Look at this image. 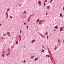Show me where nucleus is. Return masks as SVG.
Returning a JSON list of instances; mask_svg holds the SVG:
<instances>
[{
	"label": "nucleus",
	"instance_id": "1",
	"mask_svg": "<svg viewBox=\"0 0 64 64\" xmlns=\"http://www.w3.org/2000/svg\"><path fill=\"white\" fill-rule=\"evenodd\" d=\"M42 22H43V20H40L39 22H38L39 25H40V24H42Z\"/></svg>",
	"mask_w": 64,
	"mask_h": 64
},
{
	"label": "nucleus",
	"instance_id": "2",
	"mask_svg": "<svg viewBox=\"0 0 64 64\" xmlns=\"http://www.w3.org/2000/svg\"><path fill=\"white\" fill-rule=\"evenodd\" d=\"M64 28V26L60 28V31H62V30H63V29Z\"/></svg>",
	"mask_w": 64,
	"mask_h": 64
},
{
	"label": "nucleus",
	"instance_id": "3",
	"mask_svg": "<svg viewBox=\"0 0 64 64\" xmlns=\"http://www.w3.org/2000/svg\"><path fill=\"white\" fill-rule=\"evenodd\" d=\"M18 38H20L19 41H21V36H20V35H18Z\"/></svg>",
	"mask_w": 64,
	"mask_h": 64
},
{
	"label": "nucleus",
	"instance_id": "4",
	"mask_svg": "<svg viewBox=\"0 0 64 64\" xmlns=\"http://www.w3.org/2000/svg\"><path fill=\"white\" fill-rule=\"evenodd\" d=\"M38 4H39V5L40 6V5H41V2H40V1H39L38 2Z\"/></svg>",
	"mask_w": 64,
	"mask_h": 64
},
{
	"label": "nucleus",
	"instance_id": "5",
	"mask_svg": "<svg viewBox=\"0 0 64 64\" xmlns=\"http://www.w3.org/2000/svg\"><path fill=\"white\" fill-rule=\"evenodd\" d=\"M55 48H54V50H56V49H57V48H58V47H56V46H55Z\"/></svg>",
	"mask_w": 64,
	"mask_h": 64
},
{
	"label": "nucleus",
	"instance_id": "6",
	"mask_svg": "<svg viewBox=\"0 0 64 64\" xmlns=\"http://www.w3.org/2000/svg\"><path fill=\"white\" fill-rule=\"evenodd\" d=\"M35 40H32L31 42V43H34V42H35Z\"/></svg>",
	"mask_w": 64,
	"mask_h": 64
},
{
	"label": "nucleus",
	"instance_id": "7",
	"mask_svg": "<svg viewBox=\"0 0 64 64\" xmlns=\"http://www.w3.org/2000/svg\"><path fill=\"white\" fill-rule=\"evenodd\" d=\"M54 28H55V29H58V26H56L54 27Z\"/></svg>",
	"mask_w": 64,
	"mask_h": 64
},
{
	"label": "nucleus",
	"instance_id": "8",
	"mask_svg": "<svg viewBox=\"0 0 64 64\" xmlns=\"http://www.w3.org/2000/svg\"><path fill=\"white\" fill-rule=\"evenodd\" d=\"M39 20H40V19H38L36 20V22L37 23L39 21Z\"/></svg>",
	"mask_w": 64,
	"mask_h": 64
},
{
	"label": "nucleus",
	"instance_id": "9",
	"mask_svg": "<svg viewBox=\"0 0 64 64\" xmlns=\"http://www.w3.org/2000/svg\"><path fill=\"white\" fill-rule=\"evenodd\" d=\"M6 15L7 17H8V12H7L6 11Z\"/></svg>",
	"mask_w": 64,
	"mask_h": 64
},
{
	"label": "nucleus",
	"instance_id": "10",
	"mask_svg": "<svg viewBox=\"0 0 64 64\" xmlns=\"http://www.w3.org/2000/svg\"><path fill=\"white\" fill-rule=\"evenodd\" d=\"M30 19L29 18H28V22H30Z\"/></svg>",
	"mask_w": 64,
	"mask_h": 64
},
{
	"label": "nucleus",
	"instance_id": "11",
	"mask_svg": "<svg viewBox=\"0 0 64 64\" xmlns=\"http://www.w3.org/2000/svg\"><path fill=\"white\" fill-rule=\"evenodd\" d=\"M34 57H35V56H32L31 57V59H33V58H34Z\"/></svg>",
	"mask_w": 64,
	"mask_h": 64
},
{
	"label": "nucleus",
	"instance_id": "12",
	"mask_svg": "<svg viewBox=\"0 0 64 64\" xmlns=\"http://www.w3.org/2000/svg\"><path fill=\"white\" fill-rule=\"evenodd\" d=\"M60 17H62V14L61 13H60Z\"/></svg>",
	"mask_w": 64,
	"mask_h": 64
},
{
	"label": "nucleus",
	"instance_id": "13",
	"mask_svg": "<svg viewBox=\"0 0 64 64\" xmlns=\"http://www.w3.org/2000/svg\"><path fill=\"white\" fill-rule=\"evenodd\" d=\"M18 41H17V40L16 41V45H17V44H18Z\"/></svg>",
	"mask_w": 64,
	"mask_h": 64
},
{
	"label": "nucleus",
	"instance_id": "14",
	"mask_svg": "<svg viewBox=\"0 0 64 64\" xmlns=\"http://www.w3.org/2000/svg\"><path fill=\"white\" fill-rule=\"evenodd\" d=\"M6 34H4L3 35V36H6Z\"/></svg>",
	"mask_w": 64,
	"mask_h": 64
},
{
	"label": "nucleus",
	"instance_id": "15",
	"mask_svg": "<svg viewBox=\"0 0 64 64\" xmlns=\"http://www.w3.org/2000/svg\"><path fill=\"white\" fill-rule=\"evenodd\" d=\"M46 57H49V55H47L46 56Z\"/></svg>",
	"mask_w": 64,
	"mask_h": 64
},
{
	"label": "nucleus",
	"instance_id": "16",
	"mask_svg": "<svg viewBox=\"0 0 64 64\" xmlns=\"http://www.w3.org/2000/svg\"><path fill=\"white\" fill-rule=\"evenodd\" d=\"M24 13H25L26 14H27V12L26 11H24Z\"/></svg>",
	"mask_w": 64,
	"mask_h": 64
},
{
	"label": "nucleus",
	"instance_id": "17",
	"mask_svg": "<svg viewBox=\"0 0 64 64\" xmlns=\"http://www.w3.org/2000/svg\"><path fill=\"white\" fill-rule=\"evenodd\" d=\"M48 34V32H46L45 33V35L46 36Z\"/></svg>",
	"mask_w": 64,
	"mask_h": 64
},
{
	"label": "nucleus",
	"instance_id": "18",
	"mask_svg": "<svg viewBox=\"0 0 64 64\" xmlns=\"http://www.w3.org/2000/svg\"><path fill=\"white\" fill-rule=\"evenodd\" d=\"M45 2H44V7H45Z\"/></svg>",
	"mask_w": 64,
	"mask_h": 64
},
{
	"label": "nucleus",
	"instance_id": "19",
	"mask_svg": "<svg viewBox=\"0 0 64 64\" xmlns=\"http://www.w3.org/2000/svg\"><path fill=\"white\" fill-rule=\"evenodd\" d=\"M58 42H60V43H61V42L60 41V39H58Z\"/></svg>",
	"mask_w": 64,
	"mask_h": 64
},
{
	"label": "nucleus",
	"instance_id": "20",
	"mask_svg": "<svg viewBox=\"0 0 64 64\" xmlns=\"http://www.w3.org/2000/svg\"><path fill=\"white\" fill-rule=\"evenodd\" d=\"M2 56L3 57H4V55L3 54H2Z\"/></svg>",
	"mask_w": 64,
	"mask_h": 64
},
{
	"label": "nucleus",
	"instance_id": "21",
	"mask_svg": "<svg viewBox=\"0 0 64 64\" xmlns=\"http://www.w3.org/2000/svg\"><path fill=\"white\" fill-rule=\"evenodd\" d=\"M10 34V32H7V34H8V35L9 34Z\"/></svg>",
	"mask_w": 64,
	"mask_h": 64
},
{
	"label": "nucleus",
	"instance_id": "22",
	"mask_svg": "<svg viewBox=\"0 0 64 64\" xmlns=\"http://www.w3.org/2000/svg\"><path fill=\"white\" fill-rule=\"evenodd\" d=\"M37 60V58H35L34 59V61H36V60Z\"/></svg>",
	"mask_w": 64,
	"mask_h": 64
},
{
	"label": "nucleus",
	"instance_id": "23",
	"mask_svg": "<svg viewBox=\"0 0 64 64\" xmlns=\"http://www.w3.org/2000/svg\"><path fill=\"white\" fill-rule=\"evenodd\" d=\"M47 9H49V6H47Z\"/></svg>",
	"mask_w": 64,
	"mask_h": 64
},
{
	"label": "nucleus",
	"instance_id": "24",
	"mask_svg": "<svg viewBox=\"0 0 64 64\" xmlns=\"http://www.w3.org/2000/svg\"><path fill=\"white\" fill-rule=\"evenodd\" d=\"M6 10L7 11H8H8H9V8H8Z\"/></svg>",
	"mask_w": 64,
	"mask_h": 64
},
{
	"label": "nucleus",
	"instance_id": "25",
	"mask_svg": "<svg viewBox=\"0 0 64 64\" xmlns=\"http://www.w3.org/2000/svg\"><path fill=\"white\" fill-rule=\"evenodd\" d=\"M20 33H22V30H20Z\"/></svg>",
	"mask_w": 64,
	"mask_h": 64
},
{
	"label": "nucleus",
	"instance_id": "26",
	"mask_svg": "<svg viewBox=\"0 0 64 64\" xmlns=\"http://www.w3.org/2000/svg\"><path fill=\"white\" fill-rule=\"evenodd\" d=\"M44 50H42L41 52H44Z\"/></svg>",
	"mask_w": 64,
	"mask_h": 64
},
{
	"label": "nucleus",
	"instance_id": "27",
	"mask_svg": "<svg viewBox=\"0 0 64 64\" xmlns=\"http://www.w3.org/2000/svg\"><path fill=\"white\" fill-rule=\"evenodd\" d=\"M9 55H10V54H6V56H9Z\"/></svg>",
	"mask_w": 64,
	"mask_h": 64
},
{
	"label": "nucleus",
	"instance_id": "28",
	"mask_svg": "<svg viewBox=\"0 0 64 64\" xmlns=\"http://www.w3.org/2000/svg\"><path fill=\"white\" fill-rule=\"evenodd\" d=\"M33 15H34V14H32L31 15H30V16H31H31H33Z\"/></svg>",
	"mask_w": 64,
	"mask_h": 64
},
{
	"label": "nucleus",
	"instance_id": "29",
	"mask_svg": "<svg viewBox=\"0 0 64 64\" xmlns=\"http://www.w3.org/2000/svg\"><path fill=\"white\" fill-rule=\"evenodd\" d=\"M42 47L43 48H44V49H46V48H45V47H44V46H42Z\"/></svg>",
	"mask_w": 64,
	"mask_h": 64
},
{
	"label": "nucleus",
	"instance_id": "30",
	"mask_svg": "<svg viewBox=\"0 0 64 64\" xmlns=\"http://www.w3.org/2000/svg\"><path fill=\"white\" fill-rule=\"evenodd\" d=\"M48 53L49 54H50V50H48Z\"/></svg>",
	"mask_w": 64,
	"mask_h": 64
},
{
	"label": "nucleus",
	"instance_id": "31",
	"mask_svg": "<svg viewBox=\"0 0 64 64\" xmlns=\"http://www.w3.org/2000/svg\"><path fill=\"white\" fill-rule=\"evenodd\" d=\"M10 18H12V16H10Z\"/></svg>",
	"mask_w": 64,
	"mask_h": 64
},
{
	"label": "nucleus",
	"instance_id": "32",
	"mask_svg": "<svg viewBox=\"0 0 64 64\" xmlns=\"http://www.w3.org/2000/svg\"><path fill=\"white\" fill-rule=\"evenodd\" d=\"M52 1H53V0H50V3H51V2H52Z\"/></svg>",
	"mask_w": 64,
	"mask_h": 64
},
{
	"label": "nucleus",
	"instance_id": "33",
	"mask_svg": "<svg viewBox=\"0 0 64 64\" xmlns=\"http://www.w3.org/2000/svg\"><path fill=\"white\" fill-rule=\"evenodd\" d=\"M48 35H47L46 37V38L47 39H48Z\"/></svg>",
	"mask_w": 64,
	"mask_h": 64
},
{
	"label": "nucleus",
	"instance_id": "34",
	"mask_svg": "<svg viewBox=\"0 0 64 64\" xmlns=\"http://www.w3.org/2000/svg\"><path fill=\"white\" fill-rule=\"evenodd\" d=\"M47 49H48V51H50V50H49V48H48Z\"/></svg>",
	"mask_w": 64,
	"mask_h": 64
},
{
	"label": "nucleus",
	"instance_id": "35",
	"mask_svg": "<svg viewBox=\"0 0 64 64\" xmlns=\"http://www.w3.org/2000/svg\"><path fill=\"white\" fill-rule=\"evenodd\" d=\"M26 28L27 29H28V25H26Z\"/></svg>",
	"mask_w": 64,
	"mask_h": 64
},
{
	"label": "nucleus",
	"instance_id": "36",
	"mask_svg": "<svg viewBox=\"0 0 64 64\" xmlns=\"http://www.w3.org/2000/svg\"><path fill=\"white\" fill-rule=\"evenodd\" d=\"M24 25H26V23H25V22H24Z\"/></svg>",
	"mask_w": 64,
	"mask_h": 64
},
{
	"label": "nucleus",
	"instance_id": "37",
	"mask_svg": "<svg viewBox=\"0 0 64 64\" xmlns=\"http://www.w3.org/2000/svg\"><path fill=\"white\" fill-rule=\"evenodd\" d=\"M8 36H10V34H8Z\"/></svg>",
	"mask_w": 64,
	"mask_h": 64
},
{
	"label": "nucleus",
	"instance_id": "38",
	"mask_svg": "<svg viewBox=\"0 0 64 64\" xmlns=\"http://www.w3.org/2000/svg\"><path fill=\"white\" fill-rule=\"evenodd\" d=\"M8 52H9L8 54H10V51H8Z\"/></svg>",
	"mask_w": 64,
	"mask_h": 64
},
{
	"label": "nucleus",
	"instance_id": "39",
	"mask_svg": "<svg viewBox=\"0 0 64 64\" xmlns=\"http://www.w3.org/2000/svg\"><path fill=\"white\" fill-rule=\"evenodd\" d=\"M47 14H48V12H46V15H47Z\"/></svg>",
	"mask_w": 64,
	"mask_h": 64
},
{
	"label": "nucleus",
	"instance_id": "40",
	"mask_svg": "<svg viewBox=\"0 0 64 64\" xmlns=\"http://www.w3.org/2000/svg\"><path fill=\"white\" fill-rule=\"evenodd\" d=\"M31 16H30L28 18H30H30H31Z\"/></svg>",
	"mask_w": 64,
	"mask_h": 64
},
{
	"label": "nucleus",
	"instance_id": "41",
	"mask_svg": "<svg viewBox=\"0 0 64 64\" xmlns=\"http://www.w3.org/2000/svg\"><path fill=\"white\" fill-rule=\"evenodd\" d=\"M54 32H55V31H56V30H54Z\"/></svg>",
	"mask_w": 64,
	"mask_h": 64
},
{
	"label": "nucleus",
	"instance_id": "42",
	"mask_svg": "<svg viewBox=\"0 0 64 64\" xmlns=\"http://www.w3.org/2000/svg\"><path fill=\"white\" fill-rule=\"evenodd\" d=\"M8 51H10V50H9V48H8Z\"/></svg>",
	"mask_w": 64,
	"mask_h": 64
},
{
	"label": "nucleus",
	"instance_id": "43",
	"mask_svg": "<svg viewBox=\"0 0 64 64\" xmlns=\"http://www.w3.org/2000/svg\"><path fill=\"white\" fill-rule=\"evenodd\" d=\"M24 62V63H25V60H24V62Z\"/></svg>",
	"mask_w": 64,
	"mask_h": 64
},
{
	"label": "nucleus",
	"instance_id": "44",
	"mask_svg": "<svg viewBox=\"0 0 64 64\" xmlns=\"http://www.w3.org/2000/svg\"><path fill=\"white\" fill-rule=\"evenodd\" d=\"M2 26V24H0V26Z\"/></svg>",
	"mask_w": 64,
	"mask_h": 64
},
{
	"label": "nucleus",
	"instance_id": "45",
	"mask_svg": "<svg viewBox=\"0 0 64 64\" xmlns=\"http://www.w3.org/2000/svg\"><path fill=\"white\" fill-rule=\"evenodd\" d=\"M4 53H5V52H4L2 54H4Z\"/></svg>",
	"mask_w": 64,
	"mask_h": 64
},
{
	"label": "nucleus",
	"instance_id": "46",
	"mask_svg": "<svg viewBox=\"0 0 64 64\" xmlns=\"http://www.w3.org/2000/svg\"><path fill=\"white\" fill-rule=\"evenodd\" d=\"M26 16L25 17H24V18H26Z\"/></svg>",
	"mask_w": 64,
	"mask_h": 64
},
{
	"label": "nucleus",
	"instance_id": "47",
	"mask_svg": "<svg viewBox=\"0 0 64 64\" xmlns=\"http://www.w3.org/2000/svg\"><path fill=\"white\" fill-rule=\"evenodd\" d=\"M20 6H21V4H19V7H20Z\"/></svg>",
	"mask_w": 64,
	"mask_h": 64
},
{
	"label": "nucleus",
	"instance_id": "48",
	"mask_svg": "<svg viewBox=\"0 0 64 64\" xmlns=\"http://www.w3.org/2000/svg\"><path fill=\"white\" fill-rule=\"evenodd\" d=\"M45 2H47V0H46Z\"/></svg>",
	"mask_w": 64,
	"mask_h": 64
},
{
	"label": "nucleus",
	"instance_id": "49",
	"mask_svg": "<svg viewBox=\"0 0 64 64\" xmlns=\"http://www.w3.org/2000/svg\"><path fill=\"white\" fill-rule=\"evenodd\" d=\"M38 58H37V60H38Z\"/></svg>",
	"mask_w": 64,
	"mask_h": 64
},
{
	"label": "nucleus",
	"instance_id": "50",
	"mask_svg": "<svg viewBox=\"0 0 64 64\" xmlns=\"http://www.w3.org/2000/svg\"><path fill=\"white\" fill-rule=\"evenodd\" d=\"M44 21V20H43V21H42V22H43V21Z\"/></svg>",
	"mask_w": 64,
	"mask_h": 64
},
{
	"label": "nucleus",
	"instance_id": "51",
	"mask_svg": "<svg viewBox=\"0 0 64 64\" xmlns=\"http://www.w3.org/2000/svg\"><path fill=\"white\" fill-rule=\"evenodd\" d=\"M24 48H25V46H24Z\"/></svg>",
	"mask_w": 64,
	"mask_h": 64
},
{
	"label": "nucleus",
	"instance_id": "52",
	"mask_svg": "<svg viewBox=\"0 0 64 64\" xmlns=\"http://www.w3.org/2000/svg\"><path fill=\"white\" fill-rule=\"evenodd\" d=\"M42 50H43V49H42Z\"/></svg>",
	"mask_w": 64,
	"mask_h": 64
},
{
	"label": "nucleus",
	"instance_id": "53",
	"mask_svg": "<svg viewBox=\"0 0 64 64\" xmlns=\"http://www.w3.org/2000/svg\"><path fill=\"white\" fill-rule=\"evenodd\" d=\"M64 43V40L63 41Z\"/></svg>",
	"mask_w": 64,
	"mask_h": 64
},
{
	"label": "nucleus",
	"instance_id": "54",
	"mask_svg": "<svg viewBox=\"0 0 64 64\" xmlns=\"http://www.w3.org/2000/svg\"><path fill=\"white\" fill-rule=\"evenodd\" d=\"M47 47H48V46H47Z\"/></svg>",
	"mask_w": 64,
	"mask_h": 64
}]
</instances>
